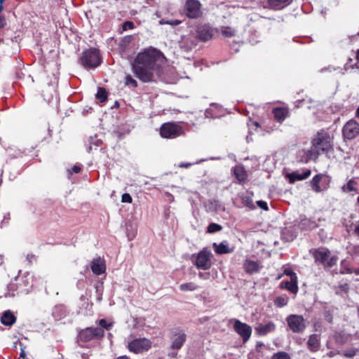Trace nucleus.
I'll use <instances>...</instances> for the list:
<instances>
[{"mask_svg":"<svg viewBox=\"0 0 359 359\" xmlns=\"http://www.w3.org/2000/svg\"><path fill=\"white\" fill-rule=\"evenodd\" d=\"M161 53L156 48H151L140 53L135 59L133 69L136 76L144 83L156 80L161 72L159 63Z\"/></svg>","mask_w":359,"mask_h":359,"instance_id":"1","label":"nucleus"},{"mask_svg":"<svg viewBox=\"0 0 359 359\" xmlns=\"http://www.w3.org/2000/svg\"><path fill=\"white\" fill-rule=\"evenodd\" d=\"M334 137L328 130H321L316 135V156L333 150Z\"/></svg>","mask_w":359,"mask_h":359,"instance_id":"2","label":"nucleus"},{"mask_svg":"<svg viewBox=\"0 0 359 359\" xmlns=\"http://www.w3.org/2000/svg\"><path fill=\"white\" fill-rule=\"evenodd\" d=\"M80 64L86 69H95L102 63V58L97 48H90L83 52Z\"/></svg>","mask_w":359,"mask_h":359,"instance_id":"3","label":"nucleus"},{"mask_svg":"<svg viewBox=\"0 0 359 359\" xmlns=\"http://www.w3.org/2000/svg\"><path fill=\"white\" fill-rule=\"evenodd\" d=\"M184 134L183 128L174 122L164 123L160 128V135L163 138L175 139Z\"/></svg>","mask_w":359,"mask_h":359,"instance_id":"4","label":"nucleus"},{"mask_svg":"<svg viewBox=\"0 0 359 359\" xmlns=\"http://www.w3.org/2000/svg\"><path fill=\"white\" fill-rule=\"evenodd\" d=\"M104 334L102 328L88 327L81 330L77 336L78 342L86 343L93 339H101Z\"/></svg>","mask_w":359,"mask_h":359,"instance_id":"5","label":"nucleus"},{"mask_svg":"<svg viewBox=\"0 0 359 359\" xmlns=\"http://www.w3.org/2000/svg\"><path fill=\"white\" fill-rule=\"evenodd\" d=\"M211 252L203 248L197 255H192V262L198 269L208 270L212 266Z\"/></svg>","mask_w":359,"mask_h":359,"instance_id":"6","label":"nucleus"},{"mask_svg":"<svg viewBox=\"0 0 359 359\" xmlns=\"http://www.w3.org/2000/svg\"><path fill=\"white\" fill-rule=\"evenodd\" d=\"M182 13L190 19H197L202 15L201 4L198 0H187Z\"/></svg>","mask_w":359,"mask_h":359,"instance_id":"7","label":"nucleus"},{"mask_svg":"<svg viewBox=\"0 0 359 359\" xmlns=\"http://www.w3.org/2000/svg\"><path fill=\"white\" fill-rule=\"evenodd\" d=\"M171 344L169 347L172 350H180L185 344L187 335L185 331L180 327H175L171 330Z\"/></svg>","mask_w":359,"mask_h":359,"instance_id":"8","label":"nucleus"},{"mask_svg":"<svg viewBox=\"0 0 359 359\" xmlns=\"http://www.w3.org/2000/svg\"><path fill=\"white\" fill-rule=\"evenodd\" d=\"M151 347V342L147 338L135 339L128 344L127 348L135 354L147 351Z\"/></svg>","mask_w":359,"mask_h":359,"instance_id":"9","label":"nucleus"},{"mask_svg":"<svg viewBox=\"0 0 359 359\" xmlns=\"http://www.w3.org/2000/svg\"><path fill=\"white\" fill-rule=\"evenodd\" d=\"M230 322H233V330L242 338L243 343H246L251 337L252 327L238 319L232 318Z\"/></svg>","mask_w":359,"mask_h":359,"instance_id":"10","label":"nucleus"},{"mask_svg":"<svg viewBox=\"0 0 359 359\" xmlns=\"http://www.w3.org/2000/svg\"><path fill=\"white\" fill-rule=\"evenodd\" d=\"M286 321L290 329L295 333L302 332L306 327L305 320L299 315H290L287 317Z\"/></svg>","mask_w":359,"mask_h":359,"instance_id":"11","label":"nucleus"},{"mask_svg":"<svg viewBox=\"0 0 359 359\" xmlns=\"http://www.w3.org/2000/svg\"><path fill=\"white\" fill-rule=\"evenodd\" d=\"M337 257L330 256L329 251L316 250V261H319L326 270L330 269L337 264Z\"/></svg>","mask_w":359,"mask_h":359,"instance_id":"12","label":"nucleus"},{"mask_svg":"<svg viewBox=\"0 0 359 359\" xmlns=\"http://www.w3.org/2000/svg\"><path fill=\"white\" fill-rule=\"evenodd\" d=\"M343 136L345 139L352 140L359 135V123L355 120L348 121L343 127Z\"/></svg>","mask_w":359,"mask_h":359,"instance_id":"13","label":"nucleus"},{"mask_svg":"<svg viewBox=\"0 0 359 359\" xmlns=\"http://www.w3.org/2000/svg\"><path fill=\"white\" fill-rule=\"evenodd\" d=\"M297 236L296 224H289L282 229L281 239L285 242L292 241Z\"/></svg>","mask_w":359,"mask_h":359,"instance_id":"14","label":"nucleus"},{"mask_svg":"<svg viewBox=\"0 0 359 359\" xmlns=\"http://www.w3.org/2000/svg\"><path fill=\"white\" fill-rule=\"evenodd\" d=\"M196 34L199 40L207 41L212 39L213 30L209 25L204 24L197 27Z\"/></svg>","mask_w":359,"mask_h":359,"instance_id":"15","label":"nucleus"},{"mask_svg":"<svg viewBox=\"0 0 359 359\" xmlns=\"http://www.w3.org/2000/svg\"><path fill=\"white\" fill-rule=\"evenodd\" d=\"M295 224L301 231H309L314 227V221L312 217H306L305 215H300L299 219L295 220Z\"/></svg>","mask_w":359,"mask_h":359,"instance_id":"16","label":"nucleus"},{"mask_svg":"<svg viewBox=\"0 0 359 359\" xmlns=\"http://www.w3.org/2000/svg\"><path fill=\"white\" fill-rule=\"evenodd\" d=\"M311 175V170L306 169L302 171L296 170L286 174V178L290 183L306 179Z\"/></svg>","mask_w":359,"mask_h":359,"instance_id":"17","label":"nucleus"},{"mask_svg":"<svg viewBox=\"0 0 359 359\" xmlns=\"http://www.w3.org/2000/svg\"><path fill=\"white\" fill-rule=\"evenodd\" d=\"M276 325L273 322L269 321L266 324L259 323L255 327V332L259 336H265L273 332L276 330Z\"/></svg>","mask_w":359,"mask_h":359,"instance_id":"18","label":"nucleus"},{"mask_svg":"<svg viewBox=\"0 0 359 359\" xmlns=\"http://www.w3.org/2000/svg\"><path fill=\"white\" fill-rule=\"evenodd\" d=\"M90 268L93 273L97 276L105 273L106 271L105 263L100 257L95 258L92 260Z\"/></svg>","mask_w":359,"mask_h":359,"instance_id":"19","label":"nucleus"},{"mask_svg":"<svg viewBox=\"0 0 359 359\" xmlns=\"http://www.w3.org/2000/svg\"><path fill=\"white\" fill-rule=\"evenodd\" d=\"M330 182L329 176L319 174L316 175V191H321L326 189Z\"/></svg>","mask_w":359,"mask_h":359,"instance_id":"20","label":"nucleus"},{"mask_svg":"<svg viewBox=\"0 0 359 359\" xmlns=\"http://www.w3.org/2000/svg\"><path fill=\"white\" fill-rule=\"evenodd\" d=\"M212 246L217 255L229 254L234 251V247H230L226 241H223L219 244L214 243Z\"/></svg>","mask_w":359,"mask_h":359,"instance_id":"21","label":"nucleus"},{"mask_svg":"<svg viewBox=\"0 0 359 359\" xmlns=\"http://www.w3.org/2000/svg\"><path fill=\"white\" fill-rule=\"evenodd\" d=\"M67 313V309L65 305L58 304L53 308L52 316L55 320H60L66 317Z\"/></svg>","mask_w":359,"mask_h":359,"instance_id":"22","label":"nucleus"},{"mask_svg":"<svg viewBox=\"0 0 359 359\" xmlns=\"http://www.w3.org/2000/svg\"><path fill=\"white\" fill-rule=\"evenodd\" d=\"M281 289H286L292 294H297L298 292L297 280L290 279V280H283L280 284Z\"/></svg>","mask_w":359,"mask_h":359,"instance_id":"23","label":"nucleus"},{"mask_svg":"<svg viewBox=\"0 0 359 359\" xmlns=\"http://www.w3.org/2000/svg\"><path fill=\"white\" fill-rule=\"evenodd\" d=\"M292 0H268L270 8L276 11L281 10L292 3Z\"/></svg>","mask_w":359,"mask_h":359,"instance_id":"24","label":"nucleus"},{"mask_svg":"<svg viewBox=\"0 0 359 359\" xmlns=\"http://www.w3.org/2000/svg\"><path fill=\"white\" fill-rule=\"evenodd\" d=\"M253 192L250 191H247L245 194H243L241 196V199L242 201L243 204L250 210H255L256 208L253 203Z\"/></svg>","mask_w":359,"mask_h":359,"instance_id":"25","label":"nucleus"},{"mask_svg":"<svg viewBox=\"0 0 359 359\" xmlns=\"http://www.w3.org/2000/svg\"><path fill=\"white\" fill-rule=\"evenodd\" d=\"M243 269L247 273L252 274L259 271V266L255 261L246 259L243 263Z\"/></svg>","mask_w":359,"mask_h":359,"instance_id":"26","label":"nucleus"},{"mask_svg":"<svg viewBox=\"0 0 359 359\" xmlns=\"http://www.w3.org/2000/svg\"><path fill=\"white\" fill-rule=\"evenodd\" d=\"M15 321L16 317L10 310H7L3 313L1 318V322L3 325L6 326H11L15 323Z\"/></svg>","mask_w":359,"mask_h":359,"instance_id":"27","label":"nucleus"},{"mask_svg":"<svg viewBox=\"0 0 359 359\" xmlns=\"http://www.w3.org/2000/svg\"><path fill=\"white\" fill-rule=\"evenodd\" d=\"M233 170L236 178L240 184L246 181L248 175L243 166H236Z\"/></svg>","mask_w":359,"mask_h":359,"instance_id":"28","label":"nucleus"},{"mask_svg":"<svg viewBox=\"0 0 359 359\" xmlns=\"http://www.w3.org/2000/svg\"><path fill=\"white\" fill-rule=\"evenodd\" d=\"M20 288H21V284L15 283H11L7 286V292L5 294V297H15V294L20 293Z\"/></svg>","mask_w":359,"mask_h":359,"instance_id":"29","label":"nucleus"},{"mask_svg":"<svg viewBox=\"0 0 359 359\" xmlns=\"http://www.w3.org/2000/svg\"><path fill=\"white\" fill-rule=\"evenodd\" d=\"M287 113V111L282 107H276L273 110L274 119L279 123H282L286 118Z\"/></svg>","mask_w":359,"mask_h":359,"instance_id":"30","label":"nucleus"},{"mask_svg":"<svg viewBox=\"0 0 359 359\" xmlns=\"http://www.w3.org/2000/svg\"><path fill=\"white\" fill-rule=\"evenodd\" d=\"M95 97L100 102L103 103L107 100L108 93L106 89L103 87H99Z\"/></svg>","mask_w":359,"mask_h":359,"instance_id":"31","label":"nucleus"},{"mask_svg":"<svg viewBox=\"0 0 359 359\" xmlns=\"http://www.w3.org/2000/svg\"><path fill=\"white\" fill-rule=\"evenodd\" d=\"M289 297L287 296H278L274 299V304L277 307L281 308L286 306L288 303Z\"/></svg>","mask_w":359,"mask_h":359,"instance_id":"32","label":"nucleus"},{"mask_svg":"<svg viewBox=\"0 0 359 359\" xmlns=\"http://www.w3.org/2000/svg\"><path fill=\"white\" fill-rule=\"evenodd\" d=\"M131 40H132V36L130 35L123 37L118 43L119 48L122 51H124L125 50H126V48L130 43Z\"/></svg>","mask_w":359,"mask_h":359,"instance_id":"33","label":"nucleus"},{"mask_svg":"<svg viewBox=\"0 0 359 359\" xmlns=\"http://www.w3.org/2000/svg\"><path fill=\"white\" fill-rule=\"evenodd\" d=\"M197 285L194 283H182L180 285V290L181 291H194L197 289Z\"/></svg>","mask_w":359,"mask_h":359,"instance_id":"34","label":"nucleus"},{"mask_svg":"<svg viewBox=\"0 0 359 359\" xmlns=\"http://www.w3.org/2000/svg\"><path fill=\"white\" fill-rule=\"evenodd\" d=\"M222 229V226L217 223H210L207 228V233H215Z\"/></svg>","mask_w":359,"mask_h":359,"instance_id":"35","label":"nucleus"},{"mask_svg":"<svg viewBox=\"0 0 359 359\" xmlns=\"http://www.w3.org/2000/svg\"><path fill=\"white\" fill-rule=\"evenodd\" d=\"M24 287L21 286L20 292L21 293H29L30 289L32 287V281H30L28 278H26L25 280H22Z\"/></svg>","mask_w":359,"mask_h":359,"instance_id":"36","label":"nucleus"},{"mask_svg":"<svg viewBox=\"0 0 359 359\" xmlns=\"http://www.w3.org/2000/svg\"><path fill=\"white\" fill-rule=\"evenodd\" d=\"M355 185H356L355 181L353 180H350L348 182V183L346 184V185H344L342 187V189L344 191H348V192L353 191L356 189Z\"/></svg>","mask_w":359,"mask_h":359,"instance_id":"37","label":"nucleus"},{"mask_svg":"<svg viewBox=\"0 0 359 359\" xmlns=\"http://www.w3.org/2000/svg\"><path fill=\"white\" fill-rule=\"evenodd\" d=\"M125 85L133 88L137 87V82L130 74L126 75L125 78Z\"/></svg>","mask_w":359,"mask_h":359,"instance_id":"38","label":"nucleus"},{"mask_svg":"<svg viewBox=\"0 0 359 359\" xmlns=\"http://www.w3.org/2000/svg\"><path fill=\"white\" fill-rule=\"evenodd\" d=\"M98 325L100 326V328H102L103 330L104 329L109 330L113 326L112 323H108L105 319H100L98 320Z\"/></svg>","mask_w":359,"mask_h":359,"instance_id":"39","label":"nucleus"},{"mask_svg":"<svg viewBox=\"0 0 359 359\" xmlns=\"http://www.w3.org/2000/svg\"><path fill=\"white\" fill-rule=\"evenodd\" d=\"M271 359H290V355L284 351L276 353L271 357Z\"/></svg>","mask_w":359,"mask_h":359,"instance_id":"40","label":"nucleus"},{"mask_svg":"<svg viewBox=\"0 0 359 359\" xmlns=\"http://www.w3.org/2000/svg\"><path fill=\"white\" fill-rule=\"evenodd\" d=\"M283 274L290 276V279L297 280L296 273L290 267H286L283 270Z\"/></svg>","mask_w":359,"mask_h":359,"instance_id":"41","label":"nucleus"},{"mask_svg":"<svg viewBox=\"0 0 359 359\" xmlns=\"http://www.w3.org/2000/svg\"><path fill=\"white\" fill-rule=\"evenodd\" d=\"M121 28L123 32H126L128 29H133L135 28V25L132 21L128 20L122 24Z\"/></svg>","mask_w":359,"mask_h":359,"instance_id":"42","label":"nucleus"},{"mask_svg":"<svg viewBox=\"0 0 359 359\" xmlns=\"http://www.w3.org/2000/svg\"><path fill=\"white\" fill-rule=\"evenodd\" d=\"M307 345L311 351H314V334L310 335Z\"/></svg>","mask_w":359,"mask_h":359,"instance_id":"43","label":"nucleus"},{"mask_svg":"<svg viewBox=\"0 0 359 359\" xmlns=\"http://www.w3.org/2000/svg\"><path fill=\"white\" fill-rule=\"evenodd\" d=\"M205 161H206V159H200V160L196 161L195 163H182L179 166L180 168H188L190 166H191L192 165L198 164V163H202V162H203Z\"/></svg>","mask_w":359,"mask_h":359,"instance_id":"44","label":"nucleus"},{"mask_svg":"<svg viewBox=\"0 0 359 359\" xmlns=\"http://www.w3.org/2000/svg\"><path fill=\"white\" fill-rule=\"evenodd\" d=\"M121 201L123 203H132L133 201V198L132 196L130 195V194H128V193H125L122 195L121 196Z\"/></svg>","mask_w":359,"mask_h":359,"instance_id":"45","label":"nucleus"},{"mask_svg":"<svg viewBox=\"0 0 359 359\" xmlns=\"http://www.w3.org/2000/svg\"><path fill=\"white\" fill-rule=\"evenodd\" d=\"M256 203L259 208H261L264 210H266V211L269 210V206L266 201L259 200V201H257Z\"/></svg>","mask_w":359,"mask_h":359,"instance_id":"46","label":"nucleus"},{"mask_svg":"<svg viewBox=\"0 0 359 359\" xmlns=\"http://www.w3.org/2000/svg\"><path fill=\"white\" fill-rule=\"evenodd\" d=\"M198 277L202 280H208L210 278L209 272H199Z\"/></svg>","mask_w":359,"mask_h":359,"instance_id":"47","label":"nucleus"},{"mask_svg":"<svg viewBox=\"0 0 359 359\" xmlns=\"http://www.w3.org/2000/svg\"><path fill=\"white\" fill-rule=\"evenodd\" d=\"M311 149L309 150V152H308V158L309 159H311L312 158V156H313V147H314V138H312L311 140Z\"/></svg>","mask_w":359,"mask_h":359,"instance_id":"48","label":"nucleus"},{"mask_svg":"<svg viewBox=\"0 0 359 359\" xmlns=\"http://www.w3.org/2000/svg\"><path fill=\"white\" fill-rule=\"evenodd\" d=\"M100 143V140H97L96 142V143H95V148L99 146ZM93 144H94V143L93 142V138L90 137V145H89V147L87 149L88 152H90L92 151V149H93Z\"/></svg>","mask_w":359,"mask_h":359,"instance_id":"49","label":"nucleus"},{"mask_svg":"<svg viewBox=\"0 0 359 359\" xmlns=\"http://www.w3.org/2000/svg\"><path fill=\"white\" fill-rule=\"evenodd\" d=\"M339 289L341 292H347L348 290V283H344L339 285Z\"/></svg>","mask_w":359,"mask_h":359,"instance_id":"50","label":"nucleus"},{"mask_svg":"<svg viewBox=\"0 0 359 359\" xmlns=\"http://www.w3.org/2000/svg\"><path fill=\"white\" fill-rule=\"evenodd\" d=\"M182 23V21L181 20H168V25H172V26H177V25H179Z\"/></svg>","mask_w":359,"mask_h":359,"instance_id":"51","label":"nucleus"},{"mask_svg":"<svg viewBox=\"0 0 359 359\" xmlns=\"http://www.w3.org/2000/svg\"><path fill=\"white\" fill-rule=\"evenodd\" d=\"M81 168L79 165H74L70 170H69V173L74 172V173H79L80 172Z\"/></svg>","mask_w":359,"mask_h":359,"instance_id":"52","label":"nucleus"},{"mask_svg":"<svg viewBox=\"0 0 359 359\" xmlns=\"http://www.w3.org/2000/svg\"><path fill=\"white\" fill-rule=\"evenodd\" d=\"M6 25V20L4 16L0 15V29L4 28Z\"/></svg>","mask_w":359,"mask_h":359,"instance_id":"53","label":"nucleus"},{"mask_svg":"<svg viewBox=\"0 0 359 359\" xmlns=\"http://www.w3.org/2000/svg\"><path fill=\"white\" fill-rule=\"evenodd\" d=\"M222 33L226 37H231L234 35L233 31L223 30Z\"/></svg>","mask_w":359,"mask_h":359,"instance_id":"54","label":"nucleus"},{"mask_svg":"<svg viewBox=\"0 0 359 359\" xmlns=\"http://www.w3.org/2000/svg\"><path fill=\"white\" fill-rule=\"evenodd\" d=\"M325 320H326L327 322H329V323L332 322V314L330 313V311H326V312L325 313Z\"/></svg>","mask_w":359,"mask_h":359,"instance_id":"55","label":"nucleus"},{"mask_svg":"<svg viewBox=\"0 0 359 359\" xmlns=\"http://www.w3.org/2000/svg\"><path fill=\"white\" fill-rule=\"evenodd\" d=\"M353 231L355 235L359 236V220L355 224Z\"/></svg>","mask_w":359,"mask_h":359,"instance_id":"56","label":"nucleus"},{"mask_svg":"<svg viewBox=\"0 0 359 359\" xmlns=\"http://www.w3.org/2000/svg\"><path fill=\"white\" fill-rule=\"evenodd\" d=\"M178 351L179 350H172V351H171L168 353V356L170 358H177Z\"/></svg>","mask_w":359,"mask_h":359,"instance_id":"57","label":"nucleus"},{"mask_svg":"<svg viewBox=\"0 0 359 359\" xmlns=\"http://www.w3.org/2000/svg\"><path fill=\"white\" fill-rule=\"evenodd\" d=\"M205 115L208 118H210V117L212 118V117H214V116L211 113V109H207L205 110Z\"/></svg>","mask_w":359,"mask_h":359,"instance_id":"58","label":"nucleus"},{"mask_svg":"<svg viewBox=\"0 0 359 359\" xmlns=\"http://www.w3.org/2000/svg\"><path fill=\"white\" fill-rule=\"evenodd\" d=\"M159 24L161 25H168V20L161 19L159 21Z\"/></svg>","mask_w":359,"mask_h":359,"instance_id":"59","label":"nucleus"},{"mask_svg":"<svg viewBox=\"0 0 359 359\" xmlns=\"http://www.w3.org/2000/svg\"><path fill=\"white\" fill-rule=\"evenodd\" d=\"M33 259H34V255H27V259L29 261V262L31 263Z\"/></svg>","mask_w":359,"mask_h":359,"instance_id":"60","label":"nucleus"},{"mask_svg":"<svg viewBox=\"0 0 359 359\" xmlns=\"http://www.w3.org/2000/svg\"><path fill=\"white\" fill-rule=\"evenodd\" d=\"M5 219H6V217H4V219L1 222V223H0L1 228H3L4 226L8 223V222H5Z\"/></svg>","mask_w":359,"mask_h":359,"instance_id":"61","label":"nucleus"},{"mask_svg":"<svg viewBox=\"0 0 359 359\" xmlns=\"http://www.w3.org/2000/svg\"><path fill=\"white\" fill-rule=\"evenodd\" d=\"M119 107V102L118 101L114 102V104L111 108H118Z\"/></svg>","mask_w":359,"mask_h":359,"instance_id":"62","label":"nucleus"},{"mask_svg":"<svg viewBox=\"0 0 359 359\" xmlns=\"http://www.w3.org/2000/svg\"><path fill=\"white\" fill-rule=\"evenodd\" d=\"M20 356L21 358H25V351L23 349L21 350V353L20 354Z\"/></svg>","mask_w":359,"mask_h":359,"instance_id":"63","label":"nucleus"},{"mask_svg":"<svg viewBox=\"0 0 359 359\" xmlns=\"http://www.w3.org/2000/svg\"><path fill=\"white\" fill-rule=\"evenodd\" d=\"M116 359H129V358L127 355H121L118 357Z\"/></svg>","mask_w":359,"mask_h":359,"instance_id":"64","label":"nucleus"}]
</instances>
